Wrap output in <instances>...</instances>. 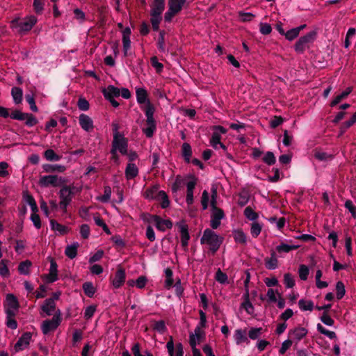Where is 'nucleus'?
<instances>
[{
    "mask_svg": "<svg viewBox=\"0 0 356 356\" xmlns=\"http://www.w3.org/2000/svg\"><path fill=\"white\" fill-rule=\"evenodd\" d=\"M151 8L150 14L162 15V13L165 10V0H153Z\"/></svg>",
    "mask_w": 356,
    "mask_h": 356,
    "instance_id": "obj_16",
    "label": "nucleus"
},
{
    "mask_svg": "<svg viewBox=\"0 0 356 356\" xmlns=\"http://www.w3.org/2000/svg\"><path fill=\"white\" fill-rule=\"evenodd\" d=\"M284 284L287 288H293L295 285V281L291 273H285L284 275Z\"/></svg>",
    "mask_w": 356,
    "mask_h": 356,
    "instance_id": "obj_56",
    "label": "nucleus"
},
{
    "mask_svg": "<svg viewBox=\"0 0 356 356\" xmlns=\"http://www.w3.org/2000/svg\"><path fill=\"white\" fill-rule=\"evenodd\" d=\"M177 226L179 228L181 239L189 240L190 235L188 230V225L184 222H179L177 224Z\"/></svg>",
    "mask_w": 356,
    "mask_h": 356,
    "instance_id": "obj_45",
    "label": "nucleus"
},
{
    "mask_svg": "<svg viewBox=\"0 0 356 356\" xmlns=\"http://www.w3.org/2000/svg\"><path fill=\"white\" fill-rule=\"evenodd\" d=\"M42 168L46 172H63L66 170L65 166L58 164H44Z\"/></svg>",
    "mask_w": 356,
    "mask_h": 356,
    "instance_id": "obj_27",
    "label": "nucleus"
},
{
    "mask_svg": "<svg viewBox=\"0 0 356 356\" xmlns=\"http://www.w3.org/2000/svg\"><path fill=\"white\" fill-rule=\"evenodd\" d=\"M23 200L30 206L33 213H37L38 211V207L33 196L28 191L23 192Z\"/></svg>",
    "mask_w": 356,
    "mask_h": 356,
    "instance_id": "obj_18",
    "label": "nucleus"
},
{
    "mask_svg": "<svg viewBox=\"0 0 356 356\" xmlns=\"http://www.w3.org/2000/svg\"><path fill=\"white\" fill-rule=\"evenodd\" d=\"M154 223L156 229L165 232L166 229H171L172 227V222L170 219L163 220L159 216H152Z\"/></svg>",
    "mask_w": 356,
    "mask_h": 356,
    "instance_id": "obj_8",
    "label": "nucleus"
},
{
    "mask_svg": "<svg viewBox=\"0 0 356 356\" xmlns=\"http://www.w3.org/2000/svg\"><path fill=\"white\" fill-rule=\"evenodd\" d=\"M192 154L193 152L191 145L188 143H183L181 145V156L186 163H191Z\"/></svg>",
    "mask_w": 356,
    "mask_h": 356,
    "instance_id": "obj_22",
    "label": "nucleus"
},
{
    "mask_svg": "<svg viewBox=\"0 0 356 356\" xmlns=\"http://www.w3.org/2000/svg\"><path fill=\"white\" fill-rule=\"evenodd\" d=\"M315 159L321 161H326L329 160H332L333 159V155L328 154L327 152L316 151L314 152Z\"/></svg>",
    "mask_w": 356,
    "mask_h": 356,
    "instance_id": "obj_44",
    "label": "nucleus"
},
{
    "mask_svg": "<svg viewBox=\"0 0 356 356\" xmlns=\"http://www.w3.org/2000/svg\"><path fill=\"white\" fill-rule=\"evenodd\" d=\"M31 262L29 260H26L19 263L18 266V270L22 275H29L30 273L29 268L31 266Z\"/></svg>",
    "mask_w": 356,
    "mask_h": 356,
    "instance_id": "obj_41",
    "label": "nucleus"
},
{
    "mask_svg": "<svg viewBox=\"0 0 356 356\" xmlns=\"http://www.w3.org/2000/svg\"><path fill=\"white\" fill-rule=\"evenodd\" d=\"M105 98H114L120 95V90L113 85H109L106 89L102 90Z\"/></svg>",
    "mask_w": 356,
    "mask_h": 356,
    "instance_id": "obj_20",
    "label": "nucleus"
},
{
    "mask_svg": "<svg viewBox=\"0 0 356 356\" xmlns=\"http://www.w3.org/2000/svg\"><path fill=\"white\" fill-rule=\"evenodd\" d=\"M74 186L67 185L63 186L59 191V197L60 201L70 203L72 199V195H74Z\"/></svg>",
    "mask_w": 356,
    "mask_h": 356,
    "instance_id": "obj_10",
    "label": "nucleus"
},
{
    "mask_svg": "<svg viewBox=\"0 0 356 356\" xmlns=\"http://www.w3.org/2000/svg\"><path fill=\"white\" fill-rule=\"evenodd\" d=\"M136 99L137 102L142 105L147 104V102L149 101L148 99V94L147 90L143 88H138L136 90Z\"/></svg>",
    "mask_w": 356,
    "mask_h": 356,
    "instance_id": "obj_19",
    "label": "nucleus"
},
{
    "mask_svg": "<svg viewBox=\"0 0 356 356\" xmlns=\"http://www.w3.org/2000/svg\"><path fill=\"white\" fill-rule=\"evenodd\" d=\"M66 182V179L56 175H50L41 176L39 179V184L42 187H48L52 186L57 187L61 186Z\"/></svg>",
    "mask_w": 356,
    "mask_h": 356,
    "instance_id": "obj_7",
    "label": "nucleus"
},
{
    "mask_svg": "<svg viewBox=\"0 0 356 356\" xmlns=\"http://www.w3.org/2000/svg\"><path fill=\"white\" fill-rule=\"evenodd\" d=\"M309 268L307 266L302 264L300 266L298 273L299 277L302 280H306L309 275Z\"/></svg>",
    "mask_w": 356,
    "mask_h": 356,
    "instance_id": "obj_55",
    "label": "nucleus"
},
{
    "mask_svg": "<svg viewBox=\"0 0 356 356\" xmlns=\"http://www.w3.org/2000/svg\"><path fill=\"white\" fill-rule=\"evenodd\" d=\"M147 127L143 129V132L145 134L147 138H152L156 131V121H151V122H146Z\"/></svg>",
    "mask_w": 356,
    "mask_h": 356,
    "instance_id": "obj_33",
    "label": "nucleus"
},
{
    "mask_svg": "<svg viewBox=\"0 0 356 356\" xmlns=\"http://www.w3.org/2000/svg\"><path fill=\"white\" fill-rule=\"evenodd\" d=\"M165 31L164 30L159 31V38L157 42V47L161 52H166L165 35Z\"/></svg>",
    "mask_w": 356,
    "mask_h": 356,
    "instance_id": "obj_36",
    "label": "nucleus"
},
{
    "mask_svg": "<svg viewBox=\"0 0 356 356\" xmlns=\"http://www.w3.org/2000/svg\"><path fill=\"white\" fill-rule=\"evenodd\" d=\"M78 247H79L78 243H74L72 245H67L65 250V255L71 259L75 258L77 255Z\"/></svg>",
    "mask_w": 356,
    "mask_h": 356,
    "instance_id": "obj_30",
    "label": "nucleus"
},
{
    "mask_svg": "<svg viewBox=\"0 0 356 356\" xmlns=\"http://www.w3.org/2000/svg\"><path fill=\"white\" fill-rule=\"evenodd\" d=\"M307 334V330L305 327H298L289 331V337L296 339L298 341L303 339Z\"/></svg>",
    "mask_w": 356,
    "mask_h": 356,
    "instance_id": "obj_14",
    "label": "nucleus"
},
{
    "mask_svg": "<svg viewBox=\"0 0 356 356\" xmlns=\"http://www.w3.org/2000/svg\"><path fill=\"white\" fill-rule=\"evenodd\" d=\"M141 108L145 112V116L147 117L146 122L155 121L154 118L155 107L150 101H148L147 104H146L144 106H141Z\"/></svg>",
    "mask_w": 356,
    "mask_h": 356,
    "instance_id": "obj_17",
    "label": "nucleus"
},
{
    "mask_svg": "<svg viewBox=\"0 0 356 356\" xmlns=\"http://www.w3.org/2000/svg\"><path fill=\"white\" fill-rule=\"evenodd\" d=\"M150 22L152 24V29L154 31H159V24L162 20L161 15H156L155 14H150Z\"/></svg>",
    "mask_w": 356,
    "mask_h": 356,
    "instance_id": "obj_43",
    "label": "nucleus"
},
{
    "mask_svg": "<svg viewBox=\"0 0 356 356\" xmlns=\"http://www.w3.org/2000/svg\"><path fill=\"white\" fill-rule=\"evenodd\" d=\"M0 116L3 118H7L10 116L13 120L24 121L25 124L29 127H32L38 123V119L31 113H23L19 110H14L11 114L9 113V109L0 106Z\"/></svg>",
    "mask_w": 356,
    "mask_h": 356,
    "instance_id": "obj_1",
    "label": "nucleus"
},
{
    "mask_svg": "<svg viewBox=\"0 0 356 356\" xmlns=\"http://www.w3.org/2000/svg\"><path fill=\"white\" fill-rule=\"evenodd\" d=\"M278 266V260L273 259L269 257L265 258V266L268 270H274Z\"/></svg>",
    "mask_w": 356,
    "mask_h": 356,
    "instance_id": "obj_53",
    "label": "nucleus"
},
{
    "mask_svg": "<svg viewBox=\"0 0 356 356\" xmlns=\"http://www.w3.org/2000/svg\"><path fill=\"white\" fill-rule=\"evenodd\" d=\"M234 339L237 344H241L244 342H248V339L246 336V330L238 329L234 333Z\"/></svg>",
    "mask_w": 356,
    "mask_h": 356,
    "instance_id": "obj_28",
    "label": "nucleus"
},
{
    "mask_svg": "<svg viewBox=\"0 0 356 356\" xmlns=\"http://www.w3.org/2000/svg\"><path fill=\"white\" fill-rule=\"evenodd\" d=\"M336 296L337 300H341L346 293L345 285L342 281H338L336 284Z\"/></svg>",
    "mask_w": 356,
    "mask_h": 356,
    "instance_id": "obj_42",
    "label": "nucleus"
},
{
    "mask_svg": "<svg viewBox=\"0 0 356 356\" xmlns=\"http://www.w3.org/2000/svg\"><path fill=\"white\" fill-rule=\"evenodd\" d=\"M316 37V32L314 31L300 37L294 45L295 51L298 54H303L306 48L309 47V44L315 40Z\"/></svg>",
    "mask_w": 356,
    "mask_h": 356,
    "instance_id": "obj_4",
    "label": "nucleus"
},
{
    "mask_svg": "<svg viewBox=\"0 0 356 356\" xmlns=\"http://www.w3.org/2000/svg\"><path fill=\"white\" fill-rule=\"evenodd\" d=\"M6 263L7 261L5 259L1 260L0 262V275L3 277H8L10 275Z\"/></svg>",
    "mask_w": 356,
    "mask_h": 356,
    "instance_id": "obj_59",
    "label": "nucleus"
},
{
    "mask_svg": "<svg viewBox=\"0 0 356 356\" xmlns=\"http://www.w3.org/2000/svg\"><path fill=\"white\" fill-rule=\"evenodd\" d=\"M259 31L263 35H268L271 33L272 27L268 23H260Z\"/></svg>",
    "mask_w": 356,
    "mask_h": 356,
    "instance_id": "obj_64",
    "label": "nucleus"
},
{
    "mask_svg": "<svg viewBox=\"0 0 356 356\" xmlns=\"http://www.w3.org/2000/svg\"><path fill=\"white\" fill-rule=\"evenodd\" d=\"M261 225L257 222H253L251 225L250 232L254 238H257L261 233Z\"/></svg>",
    "mask_w": 356,
    "mask_h": 356,
    "instance_id": "obj_52",
    "label": "nucleus"
},
{
    "mask_svg": "<svg viewBox=\"0 0 356 356\" xmlns=\"http://www.w3.org/2000/svg\"><path fill=\"white\" fill-rule=\"evenodd\" d=\"M263 161L268 165L275 164L276 162V159L273 152L270 151L267 152L265 156L263 157Z\"/></svg>",
    "mask_w": 356,
    "mask_h": 356,
    "instance_id": "obj_49",
    "label": "nucleus"
},
{
    "mask_svg": "<svg viewBox=\"0 0 356 356\" xmlns=\"http://www.w3.org/2000/svg\"><path fill=\"white\" fill-rule=\"evenodd\" d=\"M44 157L49 161H58L62 158L57 154L52 149H48L44 152Z\"/></svg>",
    "mask_w": 356,
    "mask_h": 356,
    "instance_id": "obj_34",
    "label": "nucleus"
},
{
    "mask_svg": "<svg viewBox=\"0 0 356 356\" xmlns=\"http://www.w3.org/2000/svg\"><path fill=\"white\" fill-rule=\"evenodd\" d=\"M57 268L58 265L56 261L53 258H50L49 273L48 275H45L48 282L53 283L58 279Z\"/></svg>",
    "mask_w": 356,
    "mask_h": 356,
    "instance_id": "obj_12",
    "label": "nucleus"
},
{
    "mask_svg": "<svg viewBox=\"0 0 356 356\" xmlns=\"http://www.w3.org/2000/svg\"><path fill=\"white\" fill-rule=\"evenodd\" d=\"M41 309L47 316H51L56 311V303L51 299H46L41 306Z\"/></svg>",
    "mask_w": 356,
    "mask_h": 356,
    "instance_id": "obj_21",
    "label": "nucleus"
},
{
    "mask_svg": "<svg viewBox=\"0 0 356 356\" xmlns=\"http://www.w3.org/2000/svg\"><path fill=\"white\" fill-rule=\"evenodd\" d=\"M151 64L152 67H154L156 71V72L160 73L163 71V65L159 62V60L156 56H153L151 58Z\"/></svg>",
    "mask_w": 356,
    "mask_h": 356,
    "instance_id": "obj_58",
    "label": "nucleus"
},
{
    "mask_svg": "<svg viewBox=\"0 0 356 356\" xmlns=\"http://www.w3.org/2000/svg\"><path fill=\"white\" fill-rule=\"evenodd\" d=\"M51 228L58 231L61 234H65L68 232V228L56 221L54 219L50 220Z\"/></svg>",
    "mask_w": 356,
    "mask_h": 356,
    "instance_id": "obj_39",
    "label": "nucleus"
},
{
    "mask_svg": "<svg viewBox=\"0 0 356 356\" xmlns=\"http://www.w3.org/2000/svg\"><path fill=\"white\" fill-rule=\"evenodd\" d=\"M345 207L350 212L353 218H356V207L353 204L350 200L346 201Z\"/></svg>",
    "mask_w": 356,
    "mask_h": 356,
    "instance_id": "obj_62",
    "label": "nucleus"
},
{
    "mask_svg": "<svg viewBox=\"0 0 356 356\" xmlns=\"http://www.w3.org/2000/svg\"><path fill=\"white\" fill-rule=\"evenodd\" d=\"M111 188L109 186H106L104 188V195L98 197V200L103 202H108L111 199Z\"/></svg>",
    "mask_w": 356,
    "mask_h": 356,
    "instance_id": "obj_46",
    "label": "nucleus"
},
{
    "mask_svg": "<svg viewBox=\"0 0 356 356\" xmlns=\"http://www.w3.org/2000/svg\"><path fill=\"white\" fill-rule=\"evenodd\" d=\"M4 307L6 315L10 316H15L16 312L19 308V303L17 298L12 293L6 295L4 301Z\"/></svg>",
    "mask_w": 356,
    "mask_h": 356,
    "instance_id": "obj_6",
    "label": "nucleus"
},
{
    "mask_svg": "<svg viewBox=\"0 0 356 356\" xmlns=\"http://www.w3.org/2000/svg\"><path fill=\"white\" fill-rule=\"evenodd\" d=\"M225 218V213L222 209L213 211L211 215V227L216 229L220 225V220Z\"/></svg>",
    "mask_w": 356,
    "mask_h": 356,
    "instance_id": "obj_13",
    "label": "nucleus"
},
{
    "mask_svg": "<svg viewBox=\"0 0 356 356\" xmlns=\"http://www.w3.org/2000/svg\"><path fill=\"white\" fill-rule=\"evenodd\" d=\"M263 331L262 327H252L248 332V337L252 339L255 340L259 337Z\"/></svg>",
    "mask_w": 356,
    "mask_h": 356,
    "instance_id": "obj_51",
    "label": "nucleus"
},
{
    "mask_svg": "<svg viewBox=\"0 0 356 356\" xmlns=\"http://www.w3.org/2000/svg\"><path fill=\"white\" fill-rule=\"evenodd\" d=\"M126 278L125 270L122 268H119L113 280V285L115 288H120L124 282Z\"/></svg>",
    "mask_w": 356,
    "mask_h": 356,
    "instance_id": "obj_15",
    "label": "nucleus"
},
{
    "mask_svg": "<svg viewBox=\"0 0 356 356\" xmlns=\"http://www.w3.org/2000/svg\"><path fill=\"white\" fill-rule=\"evenodd\" d=\"M209 201V195L207 191L204 190L202 192V197H201V204L202 206L203 210H206L208 208Z\"/></svg>",
    "mask_w": 356,
    "mask_h": 356,
    "instance_id": "obj_61",
    "label": "nucleus"
},
{
    "mask_svg": "<svg viewBox=\"0 0 356 356\" xmlns=\"http://www.w3.org/2000/svg\"><path fill=\"white\" fill-rule=\"evenodd\" d=\"M298 307L302 311H310L314 309V305L312 300H306L305 299H300L298 301Z\"/></svg>",
    "mask_w": 356,
    "mask_h": 356,
    "instance_id": "obj_37",
    "label": "nucleus"
},
{
    "mask_svg": "<svg viewBox=\"0 0 356 356\" xmlns=\"http://www.w3.org/2000/svg\"><path fill=\"white\" fill-rule=\"evenodd\" d=\"M320 319L325 325L328 326H332L334 323V321L330 317L329 314L327 312H323Z\"/></svg>",
    "mask_w": 356,
    "mask_h": 356,
    "instance_id": "obj_57",
    "label": "nucleus"
},
{
    "mask_svg": "<svg viewBox=\"0 0 356 356\" xmlns=\"http://www.w3.org/2000/svg\"><path fill=\"white\" fill-rule=\"evenodd\" d=\"M298 248H299V245H288V244H285L284 243H281L280 245H279L276 247V250L279 253H282V252L287 253L291 250H297Z\"/></svg>",
    "mask_w": 356,
    "mask_h": 356,
    "instance_id": "obj_40",
    "label": "nucleus"
},
{
    "mask_svg": "<svg viewBox=\"0 0 356 356\" xmlns=\"http://www.w3.org/2000/svg\"><path fill=\"white\" fill-rule=\"evenodd\" d=\"M128 143V140L123 135H120V136H113V139L112 141V145H115L118 149Z\"/></svg>",
    "mask_w": 356,
    "mask_h": 356,
    "instance_id": "obj_32",
    "label": "nucleus"
},
{
    "mask_svg": "<svg viewBox=\"0 0 356 356\" xmlns=\"http://www.w3.org/2000/svg\"><path fill=\"white\" fill-rule=\"evenodd\" d=\"M11 95L15 104H21L23 98V90L19 87H13L11 89Z\"/></svg>",
    "mask_w": 356,
    "mask_h": 356,
    "instance_id": "obj_26",
    "label": "nucleus"
},
{
    "mask_svg": "<svg viewBox=\"0 0 356 356\" xmlns=\"http://www.w3.org/2000/svg\"><path fill=\"white\" fill-rule=\"evenodd\" d=\"M44 3L43 0H33V7L37 15H40L44 10Z\"/></svg>",
    "mask_w": 356,
    "mask_h": 356,
    "instance_id": "obj_48",
    "label": "nucleus"
},
{
    "mask_svg": "<svg viewBox=\"0 0 356 356\" xmlns=\"http://www.w3.org/2000/svg\"><path fill=\"white\" fill-rule=\"evenodd\" d=\"M25 99L28 104L30 105V109L33 112H37L38 108L35 104L33 91L30 90L29 93L26 94Z\"/></svg>",
    "mask_w": 356,
    "mask_h": 356,
    "instance_id": "obj_35",
    "label": "nucleus"
},
{
    "mask_svg": "<svg viewBox=\"0 0 356 356\" xmlns=\"http://www.w3.org/2000/svg\"><path fill=\"white\" fill-rule=\"evenodd\" d=\"M31 332H24L18 339L17 343L14 346V349L15 352H19L22 350L24 347L29 345L30 341L31 339Z\"/></svg>",
    "mask_w": 356,
    "mask_h": 356,
    "instance_id": "obj_9",
    "label": "nucleus"
},
{
    "mask_svg": "<svg viewBox=\"0 0 356 356\" xmlns=\"http://www.w3.org/2000/svg\"><path fill=\"white\" fill-rule=\"evenodd\" d=\"M79 122L81 127L86 131L90 132L94 128L92 120L84 113H81L79 115Z\"/></svg>",
    "mask_w": 356,
    "mask_h": 356,
    "instance_id": "obj_11",
    "label": "nucleus"
},
{
    "mask_svg": "<svg viewBox=\"0 0 356 356\" xmlns=\"http://www.w3.org/2000/svg\"><path fill=\"white\" fill-rule=\"evenodd\" d=\"M220 139H221V136L218 132L214 131L212 134V136H211L210 142H211L212 146L213 147V148H215V149L217 148V145L221 143Z\"/></svg>",
    "mask_w": 356,
    "mask_h": 356,
    "instance_id": "obj_63",
    "label": "nucleus"
},
{
    "mask_svg": "<svg viewBox=\"0 0 356 356\" xmlns=\"http://www.w3.org/2000/svg\"><path fill=\"white\" fill-rule=\"evenodd\" d=\"M233 236L234 241L241 244H245L247 242V236L241 230L238 229L234 232Z\"/></svg>",
    "mask_w": 356,
    "mask_h": 356,
    "instance_id": "obj_38",
    "label": "nucleus"
},
{
    "mask_svg": "<svg viewBox=\"0 0 356 356\" xmlns=\"http://www.w3.org/2000/svg\"><path fill=\"white\" fill-rule=\"evenodd\" d=\"M138 168L132 163H129L125 169V176L127 179H131L138 176Z\"/></svg>",
    "mask_w": 356,
    "mask_h": 356,
    "instance_id": "obj_23",
    "label": "nucleus"
},
{
    "mask_svg": "<svg viewBox=\"0 0 356 356\" xmlns=\"http://www.w3.org/2000/svg\"><path fill=\"white\" fill-rule=\"evenodd\" d=\"M78 108L81 111H86L90 108V104L85 98H79L77 102Z\"/></svg>",
    "mask_w": 356,
    "mask_h": 356,
    "instance_id": "obj_60",
    "label": "nucleus"
},
{
    "mask_svg": "<svg viewBox=\"0 0 356 356\" xmlns=\"http://www.w3.org/2000/svg\"><path fill=\"white\" fill-rule=\"evenodd\" d=\"M244 216L250 220H256L259 218V215L257 213L254 211V210L250 207H247L244 210Z\"/></svg>",
    "mask_w": 356,
    "mask_h": 356,
    "instance_id": "obj_47",
    "label": "nucleus"
},
{
    "mask_svg": "<svg viewBox=\"0 0 356 356\" xmlns=\"http://www.w3.org/2000/svg\"><path fill=\"white\" fill-rule=\"evenodd\" d=\"M186 0H168V7L177 14L182 10Z\"/></svg>",
    "mask_w": 356,
    "mask_h": 356,
    "instance_id": "obj_25",
    "label": "nucleus"
},
{
    "mask_svg": "<svg viewBox=\"0 0 356 356\" xmlns=\"http://www.w3.org/2000/svg\"><path fill=\"white\" fill-rule=\"evenodd\" d=\"M215 278L217 282L220 284H225L227 281V275L223 273L220 268L216 273Z\"/></svg>",
    "mask_w": 356,
    "mask_h": 356,
    "instance_id": "obj_54",
    "label": "nucleus"
},
{
    "mask_svg": "<svg viewBox=\"0 0 356 356\" xmlns=\"http://www.w3.org/2000/svg\"><path fill=\"white\" fill-rule=\"evenodd\" d=\"M153 329L161 334L165 333L167 330L165 321L163 320L156 321L153 326Z\"/></svg>",
    "mask_w": 356,
    "mask_h": 356,
    "instance_id": "obj_50",
    "label": "nucleus"
},
{
    "mask_svg": "<svg viewBox=\"0 0 356 356\" xmlns=\"http://www.w3.org/2000/svg\"><path fill=\"white\" fill-rule=\"evenodd\" d=\"M223 238L220 237L214 231L207 228L203 232L200 238V243L207 244L209 246V250L214 254L219 249L222 243Z\"/></svg>",
    "mask_w": 356,
    "mask_h": 356,
    "instance_id": "obj_2",
    "label": "nucleus"
},
{
    "mask_svg": "<svg viewBox=\"0 0 356 356\" xmlns=\"http://www.w3.org/2000/svg\"><path fill=\"white\" fill-rule=\"evenodd\" d=\"M61 320V312L60 309H57L51 319L45 320L42 322L41 326L42 333L47 334L49 332L55 330L60 324Z\"/></svg>",
    "mask_w": 356,
    "mask_h": 356,
    "instance_id": "obj_5",
    "label": "nucleus"
},
{
    "mask_svg": "<svg viewBox=\"0 0 356 356\" xmlns=\"http://www.w3.org/2000/svg\"><path fill=\"white\" fill-rule=\"evenodd\" d=\"M156 200H161V207L162 209H166L170 205L168 196L164 191H159L158 192Z\"/></svg>",
    "mask_w": 356,
    "mask_h": 356,
    "instance_id": "obj_29",
    "label": "nucleus"
},
{
    "mask_svg": "<svg viewBox=\"0 0 356 356\" xmlns=\"http://www.w3.org/2000/svg\"><path fill=\"white\" fill-rule=\"evenodd\" d=\"M82 288L85 295L88 298L93 297L96 292V289L95 288L93 284L91 282H84L83 284Z\"/></svg>",
    "mask_w": 356,
    "mask_h": 356,
    "instance_id": "obj_31",
    "label": "nucleus"
},
{
    "mask_svg": "<svg viewBox=\"0 0 356 356\" xmlns=\"http://www.w3.org/2000/svg\"><path fill=\"white\" fill-rule=\"evenodd\" d=\"M159 185H154L145 191L144 193V197L147 200H156L157 198V193L159 191Z\"/></svg>",
    "mask_w": 356,
    "mask_h": 356,
    "instance_id": "obj_24",
    "label": "nucleus"
},
{
    "mask_svg": "<svg viewBox=\"0 0 356 356\" xmlns=\"http://www.w3.org/2000/svg\"><path fill=\"white\" fill-rule=\"evenodd\" d=\"M38 19L34 15H30L24 17L22 20L19 18H15L11 21V25L13 28L18 29L20 33H25L31 31L33 26L37 23Z\"/></svg>",
    "mask_w": 356,
    "mask_h": 356,
    "instance_id": "obj_3",
    "label": "nucleus"
}]
</instances>
